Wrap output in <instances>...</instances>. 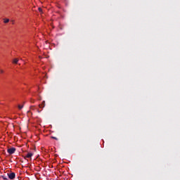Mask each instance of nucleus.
I'll return each instance as SVG.
<instances>
[{"instance_id": "10", "label": "nucleus", "mask_w": 180, "mask_h": 180, "mask_svg": "<svg viewBox=\"0 0 180 180\" xmlns=\"http://www.w3.org/2000/svg\"><path fill=\"white\" fill-rule=\"evenodd\" d=\"M52 139H54L55 140H57V138L52 136Z\"/></svg>"}, {"instance_id": "9", "label": "nucleus", "mask_w": 180, "mask_h": 180, "mask_svg": "<svg viewBox=\"0 0 180 180\" xmlns=\"http://www.w3.org/2000/svg\"><path fill=\"white\" fill-rule=\"evenodd\" d=\"M2 178H3V179H7L6 176H3Z\"/></svg>"}, {"instance_id": "2", "label": "nucleus", "mask_w": 180, "mask_h": 180, "mask_svg": "<svg viewBox=\"0 0 180 180\" xmlns=\"http://www.w3.org/2000/svg\"><path fill=\"white\" fill-rule=\"evenodd\" d=\"M8 176L9 179H15V176H16V174H15V173H13V172L8 173Z\"/></svg>"}, {"instance_id": "3", "label": "nucleus", "mask_w": 180, "mask_h": 180, "mask_svg": "<svg viewBox=\"0 0 180 180\" xmlns=\"http://www.w3.org/2000/svg\"><path fill=\"white\" fill-rule=\"evenodd\" d=\"M32 157H33V153H28L26 156L25 158H32Z\"/></svg>"}, {"instance_id": "1", "label": "nucleus", "mask_w": 180, "mask_h": 180, "mask_svg": "<svg viewBox=\"0 0 180 180\" xmlns=\"http://www.w3.org/2000/svg\"><path fill=\"white\" fill-rule=\"evenodd\" d=\"M8 154H15V151H16V148H11L7 150Z\"/></svg>"}, {"instance_id": "6", "label": "nucleus", "mask_w": 180, "mask_h": 180, "mask_svg": "<svg viewBox=\"0 0 180 180\" xmlns=\"http://www.w3.org/2000/svg\"><path fill=\"white\" fill-rule=\"evenodd\" d=\"M18 109H20V110L23 109V105H18Z\"/></svg>"}, {"instance_id": "7", "label": "nucleus", "mask_w": 180, "mask_h": 180, "mask_svg": "<svg viewBox=\"0 0 180 180\" xmlns=\"http://www.w3.org/2000/svg\"><path fill=\"white\" fill-rule=\"evenodd\" d=\"M38 11H39V12H41V13L43 12V10L41 9V8H39Z\"/></svg>"}, {"instance_id": "5", "label": "nucleus", "mask_w": 180, "mask_h": 180, "mask_svg": "<svg viewBox=\"0 0 180 180\" xmlns=\"http://www.w3.org/2000/svg\"><path fill=\"white\" fill-rule=\"evenodd\" d=\"M8 22H9V19L8 18H4V23H8Z\"/></svg>"}, {"instance_id": "8", "label": "nucleus", "mask_w": 180, "mask_h": 180, "mask_svg": "<svg viewBox=\"0 0 180 180\" xmlns=\"http://www.w3.org/2000/svg\"><path fill=\"white\" fill-rule=\"evenodd\" d=\"M0 74H4V70H0Z\"/></svg>"}, {"instance_id": "4", "label": "nucleus", "mask_w": 180, "mask_h": 180, "mask_svg": "<svg viewBox=\"0 0 180 180\" xmlns=\"http://www.w3.org/2000/svg\"><path fill=\"white\" fill-rule=\"evenodd\" d=\"M18 63H19V59L18 58H14L13 60V64H18Z\"/></svg>"}]
</instances>
